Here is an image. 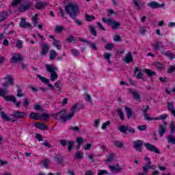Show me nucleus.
<instances>
[{
	"label": "nucleus",
	"mask_w": 175,
	"mask_h": 175,
	"mask_svg": "<svg viewBox=\"0 0 175 175\" xmlns=\"http://www.w3.org/2000/svg\"><path fill=\"white\" fill-rule=\"evenodd\" d=\"M66 13L69 15L70 18L74 20V22L78 27H81L83 25V22L80 20H77V14L80 13V10H79V5L76 3H68L65 7Z\"/></svg>",
	"instance_id": "nucleus-1"
},
{
	"label": "nucleus",
	"mask_w": 175,
	"mask_h": 175,
	"mask_svg": "<svg viewBox=\"0 0 175 175\" xmlns=\"http://www.w3.org/2000/svg\"><path fill=\"white\" fill-rule=\"evenodd\" d=\"M25 116H27V113L20 111H14L13 114H10V117L6 116V113H5V112H1V117L2 120H4L5 121H10L11 122H17L18 120L24 118Z\"/></svg>",
	"instance_id": "nucleus-2"
},
{
	"label": "nucleus",
	"mask_w": 175,
	"mask_h": 175,
	"mask_svg": "<svg viewBox=\"0 0 175 175\" xmlns=\"http://www.w3.org/2000/svg\"><path fill=\"white\" fill-rule=\"evenodd\" d=\"M8 94H9V90H8L7 89H1L0 88V96H1V98H4L5 100H6L7 102H12V103H14L16 107H20V105H21V101L19 100L18 102H17V98H16V97H14V96L13 95L5 96V95H8Z\"/></svg>",
	"instance_id": "nucleus-3"
},
{
	"label": "nucleus",
	"mask_w": 175,
	"mask_h": 175,
	"mask_svg": "<svg viewBox=\"0 0 175 175\" xmlns=\"http://www.w3.org/2000/svg\"><path fill=\"white\" fill-rule=\"evenodd\" d=\"M103 23H105V24H107V25H111V29L113 31L117 30L121 27V23L120 22L114 21L111 18H102Z\"/></svg>",
	"instance_id": "nucleus-4"
},
{
	"label": "nucleus",
	"mask_w": 175,
	"mask_h": 175,
	"mask_svg": "<svg viewBox=\"0 0 175 175\" xmlns=\"http://www.w3.org/2000/svg\"><path fill=\"white\" fill-rule=\"evenodd\" d=\"M66 109H62L57 113H53L52 116L55 117V120H61L62 122L65 123L68 120H70V118H68V115Z\"/></svg>",
	"instance_id": "nucleus-5"
},
{
	"label": "nucleus",
	"mask_w": 175,
	"mask_h": 175,
	"mask_svg": "<svg viewBox=\"0 0 175 175\" xmlns=\"http://www.w3.org/2000/svg\"><path fill=\"white\" fill-rule=\"evenodd\" d=\"M118 130L121 133H123L124 135H129V133H131V135H135V129H132V127L129 126H125V125H121L118 127ZM129 132V133H128Z\"/></svg>",
	"instance_id": "nucleus-6"
},
{
	"label": "nucleus",
	"mask_w": 175,
	"mask_h": 175,
	"mask_svg": "<svg viewBox=\"0 0 175 175\" xmlns=\"http://www.w3.org/2000/svg\"><path fill=\"white\" fill-rule=\"evenodd\" d=\"M144 142L142 140L138 139L133 142V148L138 152H142L143 151V144Z\"/></svg>",
	"instance_id": "nucleus-7"
},
{
	"label": "nucleus",
	"mask_w": 175,
	"mask_h": 175,
	"mask_svg": "<svg viewBox=\"0 0 175 175\" xmlns=\"http://www.w3.org/2000/svg\"><path fill=\"white\" fill-rule=\"evenodd\" d=\"M145 161H146L147 163L142 167L143 172L148 173L150 169H152L153 170H155V168L152 167L151 165V160H150V157H145Z\"/></svg>",
	"instance_id": "nucleus-8"
},
{
	"label": "nucleus",
	"mask_w": 175,
	"mask_h": 175,
	"mask_svg": "<svg viewBox=\"0 0 175 175\" xmlns=\"http://www.w3.org/2000/svg\"><path fill=\"white\" fill-rule=\"evenodd\" d=\"M21 61H24V58H23L21 53H14L10 62L12 64H16L17 62H21Z\"/></svg>",
	"instance_id": "nucleus-9"
},
{
	"label": "nucleus",
	"mask_w": 175,
	"mask_h": 175,
	"mask_svg": "<svg viewBox=\"0 0 175 175\" xmlns=\"http://www.w3.org/2000/svg\"><path fill=\"white\" fill-rule=\"evenodd\" d=\"M40 46L42 50L40 55L41 57H45L46 55L49 53V50H50V46L46 42H43L40 44Z\"/></svg>",
	"instance_id": "nucleus-10"
},
{
	"label": "nucleus",
	"mask_w": 175,
	"mask_h": 175,
	"mask_svg": "<svg viewBox=\"0 0 175 175\" xmlns=\"http://www.w3.org/2000/svg\"><path fill=\"white\" fill-rule=\"evenodd\" d=\"M144 146L148 151H150L151 152H155V154H160L159 149L155 147V146L149 143H145Z\"/></svg>",
	"instance_id": "nucleus-11"
},
{
	"label": "nucleus",
	"mask_w": 175,
	"mask_h": 175,
	"mask_svg": "<svg viewBox=\"0 0 175 175\" xmlns=\"http://www.w3.org/2000/svg\"><path fill=\"white\" fill-rule=\"evenodd\" d=\"M79 106H80V104L78 103L75 104V105L70 109L71 113L68 114V118H70L71 120L73 116H75V113H77V111L80 110Z\"/></svg>",
	"instance_id": "nucleus-12"
},
{
	"label": "nucleus",
	"mask_w": 175,
	"mask_h": 175,
	"mask_svg": "<svg viewBox=\"0 0 175 175\" xmlns=\"http://www.w3.org/2000/svg\"><path fill=\"white\" fill-rule=\"evenodd\" d=\"M37 77L40 79V81L44 83V84H46V85H48V87H49V88H51V90L55 89V88L49 83L50 80H49V79L42 77L40 75H38Z\"/></svg>",
	"instance_id": "nucleus-13"
},
{
	"label": "nucleus",
	"mask_w": 175,
	"mask_h": 175,
	"mask_svg": "<svg viewBox=\"0 0 175 175\" xmlns=\"http://www.w3.org/2000/svg\"><path fill=\"white\" fill-rule=\"evenodd\" d=\"M129 94H131L135 100H140V92L139 90L130 89Z\"/></svg>",
	"instance_id": "nucleus-14"
},
{
	"label": "nucleus",
	"mask_w": 175,
	"mask_h": 175,
	"mask_svg": "<svg viewBox=\"0 0 175 175\" xmlns=\"http://www.w3.org/2000/svg\"><path fill=\"white\" fill-rule=\"evenodd\" d=\"M148 6L151 8V9H159V8H163V6H165V3L160 4L157 1H150L148 3Z\"/></svg>",
	"instance_id": "nucleus-15"
},
{
	"label": "nucleus",
	"mask_w": 175,
	"mask_h": 175,
	"mask_svg": "<svg viewBox=\"0 0 175 175\" xmlns=\"http://www.w3.org/2000/svg\"><path fill=\"white\" fill-rule=\"evenodd\" d=\"M150 110V105H146V109L142 110V113L144 114V118L146 121H152V118L148 116V113H147V111Z\"/></svg>",
	"instance_id": "nucleus-16"
},
{
	"label": "nucleus",
	"mask_w": 175,
	"mask_h": 175,
	"mask_svg": "<svg viewBox=\"0 0 175 175\" xmlns=\"http://www.w3.org/2000/svg\"><path fill=\"white\" fill-rule=\"evenodd\" d=\"M21 28H32V25L29 22L25 21V18H23L19 24Z\"/></svg>",
	"instance_id": "nucleus-17"
},
{
	"label": "nucleus",
	"mask_w": 175,
	"mask_h": 175,
	"mask_svg": "<svg viewBox=\"0 0 175 175\" xmlns=\"http://www.w3.org/2000/svg\"><path fill=\"white\" fill-rule=\"evenodd\" d=\"M46 71L49 72V73H53V72H56L58 70V68H57L55 66L50 65V64L46 65Z\"/></svg>",
	"instance_id": "nucleus-18"
},
{
	"label": "nucleus",
	"mask_w": 175,
	"mask_h": 175,
	"mask_svg": "<svg viewBox=\"0 0 175 175\" xmlns=\"http://www.w3.org/2000/svg\"><path fill=\"white\" fill-rule=\"evenodd\" d=\"M166 133V126L162 125L161 124H159V135L160 137H162L163 135Z\"/></svg>",
	"instance_id": "nucleus-19"
},
{
	"label": "nucleus",
	"mask_w": 175,
	"mask_h": 175,
	"mask_svg": "<svg viewBox=\"0 0 175 175\" xmlns=\"http://www.w3.org/2000/svg\"><path fill=\"white\" fill-rule=\"evenodd\" d=\"M54 159L59 165H62V163H64V156L61 155V154H55Z\"/></svg>",
	"instance_id": "nucleus-20"
},
{
	"label": "nucleus",
	"mask_w": 175,
	"mask_h": 175,
	"mask_svg": "<svg viewBox=\"0 0 175 175\" xmlns=\"http://www.w3.org/2000/svg\"><path fill=\"white\" fill-rule=\"evenodd\" d=\"M124 61L125 62L126 64H131V62H133V57H132V53H131V52H129L126 55Z\"/></svg>",
	"instance_id": "nucleus-21"
},
{
	"label": "nucleus",
	"mask_w": 175,
	"mask_h": 175,
	"mask_svg": "<svg viewBox=\"0 0 175 175\" xmlns=\"http://www.w3.org/2000/svg\"><path fill=\"white\" fill-rule=\"evenodd\" d=\"M36 128L40 129L41 131H47L49 129V126L43 123H37L35 124Z\"/></svg>",
	"instance_id": "nucleus-22"
},
{
	"label": "nucleus",
	"mask_w": 175,
	"mask_h": 175,
	"mask_svg": "<svg viewBox=\"0 0 175 175\" xmlns=\"http://www.w3.org/2000/svg\"><path fill=\"white\" fill-rule=\"evenodd\" d=\"M133 3L137 9H142V8H144V3L140 1V0H133Z\"/></svg>",
	"instance_id": "nucleus-23"
},
{
	"label": "nucleus",
	"mask_w": 175,
	"mask_h": 175,
	"mask_svg": "<svg viewBox=\"0 0 175 175\" xmlns=\"http://www.w3.org/2000/svg\"><path fill=\"white\" fill-rule=\"evenodd\" d=\"M134 73L136 75L137 79H143V73L142 72V70L137 67H135Z\"/></svg>",
	"instance_id": "nucleus-24"
},
{
	"label": "nucleus",
	"mask_w": 175,
	"mask_h": 175,
	"mask_svg": "<svg viewBox=\"0 0 175 175\" xmlns=\"http://www.w3.org/2000/svg\"><path fill=\"white\" fill-rule=\"evenodd\" d=\"M47 6V3L45 1H39L36 4V9L40 10L43 9V8H46Z\"/></svg>",
	"instance_id": "nucleus-25"
},
{
	"label": "nucleus",
	"mask_w": 175,
	"mask_h": 175,
	"mask_svg": "<svg viewBox=\"0 0 175 175\" xmlns=\"http://www.w3.org/2000/svg\"><path fill=\"white\" fill-rule=\"evenodd\" d=\"M108 167L112 171V172H117L118 173H121L124 170V168L122 167H117L116 165H108Z\"/></svg>",
	"instance_id": "nucleus-26"
},
{
	"label": "nucleus",
	"mask_w": 175,
	"mask_h": 175,
	"mask_svg": "<svg viewBox=\"0 0 175 175\" xmlns=\"http://www.w3.org/2000/svg\"><path fill=\"white\" fill-rule=\"evenodd\" d=\"M163 55H165V57H167V58H170V59H173L175 58V55L172 53V51H163L161 53Z\"/></svg>",
	"instance_id": "nucleus-27"
},
{
	"label": "nucleus",
	"mask_w": 175,
	"mask_h": 175,
	"mask_svg": "<svg viewBox=\"0 0 175 175\" xmlns=\"http://www.w3.org/2000/svg\"><path fill=\"white\" fill-rule=\"evenodd\" d=\"M89 32L92 35V36H98V33L96 32V30H95V27L92 25H89Z\"/></svg>",
	"instance_id": "nucleus-28"
},
{
	"label": "nucleus",
	"mask_w": 175,
	"mask_h": 175,
	"mask_svg": "<svg viewBox=\"0 0 175 175\" xmlns=\"http://www.w3.org/2000/svg\"><path fill=\"white\" fill-rule=\"evenodd\" d=\"M167 109L168 110V111H170V113H171V111H173L174 110H175L174 103L173 102H167Z\"/></svg>",
	"instance_id": "nucleus-29"
},
{
	"label": "nucleus",
	"mask_w": 175,
	"mask_h": 175,
	"mask_svg": "<svg viewBox=\"0 0 175 175\" xmlns=\"http://www.w3.org/2000/svg\"><path fill=\"white\" fill-rule=\"evenodd\" d=\"M31 120H40V115L38 113L31 112L29 115Z\"/></svg>",
	"instance_id": "nucleus-30"
},
{
	"label": "nucleus",
	"mask_w": 175,
	"mask_h": 175,
	"mask_svg": "<svg viewBox=\"0 0 175 175\" xmlns=\"http://www.w3.org/2000/svg\"><path fill=\"white\" fill-rule=\"evenodd\" d=\"M8 12L6 11H3L2 12H0V21H5V20H6V18H8Z\"/></svg>",
	"instance_id": "nucleus-31"
},
{
	"label": "nucleus",
	"mask_w": 175,
	"mask_h": 175,
	"mask_svg": "<svg viewBox=\"0 0 175 175\" xmlns=\"http://www.w3.org/2000/svg\"><path fill=\"white\" fill-rule=\"evenodd\" d=\"M143 72H144V73L147 74L149 77H152V76H155L157 75V72L152 71L151 70L147 69V68L144 69L143 70Z\"/></svg>",
	"instance_id": "nucleus-32"
},
{
	"label": "nucleus",
	"mask_w": 175,
	"mask_h": 175,
	"mask_svg": "<svg viewBox=\"0 0 175 175\" xmlns=\"http://www.w3.org/2000/svg\"><path fill=\"white\" fill-rule=\"evenodd\" d=\"M103 57L105 58V59L107 60V62H108V64H109V65H111V61H110V58H111V54L109 53H105L103 55Z\"/></svg>",
	"instance_id": "nucleus-33"
},
{
	"label": "nucleus",
	"mask_w": 175,
	"mask_h": 175,
	"mask_svg": "<svg viewBox=\"0 0 175 175\" xmlns=\"http://www.w3.org/2000/svg\"><path fill=\"white\" fill-rule=\"evenodd\" d=\"M58 55V53L54 50H51L49 52V59L51 60L55 59V57Z\"/></svg>",
	"instance_id": "nucleus-34"
},
{
	"label": "nucleus",
	"mask_w": 175,
	"mask_h": 175,
	"mask_svg": "<svg viewBox=\"0 0 175 175\" xmlns=\"http://www.w3.org/2000/svg\"><path fill=\"white\" fill-rule=\"evenodd\" d=\"M52 44H53V46L56 47V49H57V50H61V47H62L61 41L57 40H54Z\"/></svg>",
	"instance_id": "nucleus-35"
},
{
	"label": "nucleus",
	"mask_w": 175,
	"mask_h": 175,
	"mask_svg": "<svg viewBox=\"0 0 175 175\" xmlns=\"http://www.w3.org/2000/svg\"><path fill=\"white\" fill-rule=\"evenodd\" d=\"M159 47L163 49V44L161 42H156L153 45V50H159Z\"/></svg>",
	"instance_id": "nucleus-36"
},
{
	"label": "nucleus",
	"mask_w": 175,
	"mask_h": 175,
	"mask_svg": "<svg viewBox=\"0 0 175 175\" xmlns=\"http://www.w3.org/2000/svg\"><path fill=\"white\" fill-rule=\"evenodd\" d=\"M167 143L175 145V137L173 135L167 136Z\"/></svg>",
	"instance_id": "nucleus-37"
},
{
	"label": "nucleus",
	"mask_w": 175,
	"mask_h": 175,
	"mask_svg": "<svg viewBox=\"0 0 175 175\" xmlns=\"http://www.w3.org/2000/svg\"><path fill=\"white\" fill-rule=\"evenodd\" d=\"M83 140L84 139L81 137H79L78 138H77V142L78 143V146H77V151L80 150V147H81V143H83Z\"/></svg>",
	"instance_id": "nucleus-38"
},
{
	"label": "nucleus",
	"mask_w": 175,
	"mask_h": 175,
	"mask_svg": "<svg viewBox=\"0 0 175 175\" xmlns=\"http://www.w3.org/2000/svg\"><path fill=\"white\" fill-rule=\"evenodd\" d=\"M50 163V160L44 159L41 162V165H42L43 167L45 169H49V164Z\"/></svg>",
	"instance_id": "nucleus-39"
},
{
	"label": "nucleus",
	"mask_w": 175,
	"mask_h": 175,
	"mask_svg": "<svg viewBox=\"0 0 175 175\" xmlns=\"http://www.w3.org/2000/svg\"><path fill=\"white\" fill-rule=\"evenodd\" d=\"M68 151H69L70 152V151H72V150L73 149V146H75V142L73 141H68Z\"/></svg>",
	"instance_id": "nucleus-40"
},
{
	"label": "nucleus",
	"mask_w": 175,
	"mask_h": 175,
	"mask_svg": "<svg viewBox=\"0 0 175 175\" xmlns=\"http://www.w3.org/2000/svg\"><path fill=\"white\" fill-rule=\"evenodd\" d=\"M85 18L86 21H94L95 20V16L94 15H90V14H85Z\"/></svg>",
	"instance_id": "nucleus-41"
},
{
	"label": "nucleus",
	"mask_w": 175,
	"mask_h": 175,
	"mask_svg": "<svg viewBox=\"0 0 175 175\" xmlns=\"http://www.w3.org/2000/svg\"><path fill=\"white\" fill-rule=\"evenodd\" d=\"M114 48L113 43H108L107 45L105 46V49L108 50L109 51H111Z\"/></svg>",
	"instance_id": "nucleus-42"
},
{
	"label": "nucleus",
	"mask_w": 175,
	"mask_h": 175,
	"mask_svg": "<svg viewBox=\"0 0 175 175\" xmlns=\"http://www.w3.org/2000/svg\"><path fill=\"white\" fill-rule=\"evenodd\" d=\"M125 110L127 115V118H131V117H132V110L128 107H125Z\"/></svg>",
	"instance_id": "nucleus-43"
},
{
	"label": "nucleus",
	"mask_w": 175,
	"mask_h": 175,
	"mask_svg": "<svg viewBox=\"0 0 175 175\" xmlns=\"http://www.w3.org/2000/svg\"><path fill=\"white\" fill-rule=\"evenodd\" d=\"M113 144H115L116 147H117L118 148H122V147H124V143L120 141H114Z\"/></svg>",
	"instance_id": "nucleus-44"
},
{
	"label": "nucleus",
	"mask_w": 175,
	"mask_h": 175,
	"mask_svg": "<svg viewBox=\"0 0 175 175\" xmlns=\"http://www.w3.org/2000/svg\"><path fill=\"white\" fill-rule=\"evenodd\" d=\"M38 14H36L35 16L31 18L33 27H36V25H38Z\"/></svg>",
	"instance_id": "nucleus-45"
},
{
	"label": "nucleus",
	"mask_w": 175,
	"mask_h": 175,
	"mask_svg": "<svg viewBox=\"0 0 175 175\" xmlns=\"http://www.w3.org/2000/svg\"><path fill=\"white\" fill-rule=\"evenodd\" d=\"M56 79H58V74H57V72H51V80L52 81H55Z\"/></svg>",
	"instance_id": "nucleus-46"
},
{
	"label": "nucleus",
	"mask_w": 175,
	"mask_h": 175,
	"mask_svg": "<svg viewBox=\"0 0 175 175\" xmlns=\"http://www.w3.org/2000/svg\"><path fill=\"white\" fill-rule=\"evenodd\" d=\"M5 79H8V83L10 85H12V86L14 85V81H13V77H10V76L8 75V76L5 77Z\"/></svg>",
	"instance_id": "nucleus-47"
},
{
	"label": "nucleus",
	"mask_w": 175,
	"mask_h": 175,
	"mask_svg": "<svg viewBox=\"0 0 175 175\" xmlns=\"http://www.w3.org/2000/svg\"><path fill=\"white\" fill-rule=\"evenodd\" d=\"M170 131L172 135L174 134V132H175L174 122H172L170 124Z\"/></svg>",
	"instance_id": "nucleus-48"
},
{
	"label": "nucleus",
	"mask_w": 175,
	"mask_h": 175,
	"mask_svg": "<svg viewBox=\"0 0 175 175\" xmlns=\"http://www.w3.org/2000/svg\"><path fill=\"white\" fill-rule=\"evenodd\" d=\"M81 129V126H72L70 128V131H73V132H77V133L80 132Z\"/></svg>",
	"instance_id": "nucleus-49"
},
{
	"label": "nucleus",
	"mask_w": 175,
	"mask_h": 175,
	"mask_svg": "<svg viewBox=\"0 0 175 175\" xmlns=\"http://www.w3.org/2000/svg\"><path fill=\"white\" fill-rule=\"evenodd\" d=\"M83 155H84V153L81 152L80 150H78L75 154V157L77 158V159H82Z\"/></svg>",
	"instance_id": "nucleus-50"
},
{
	"label": "nucleus",
	"mask_w": 175,
	"mask_h": 175,
	"mask_svg": "<svg viewBox=\"0 0 175 175\" xmlns=\"http://www.w3.org/2000/svg\"><path fill=\"white\" fill-rule=\"evenodd\" d=\"M85 100L88 102V103H92V98H91V95L86 94L85 96Z\"/></svg>",
	"instance_id": "nucleus-51"
},
{
	"label": "nucleus",
	"mask_w": 175,
	"mask_h": 175,
	"mask_svg": "<svg viewBox=\"0 0 175 175\" xmlns=\"http://www.w3.org/2000/svg\"><path fill=\"white\" fill-rule=\"evenodd\" d=\"M55 29L56 32H57V33H61V32H62V31H64V27L57 25L55 27Z\"/></svg>",
	"instance_id": "nucleus-52"
},
{
	"label": "nucleus",
	"mask_w": 175,
	"mask_h": 175,
	"mask_svg": "<svg viewBox=\"0 0 175 175\" xmlns=\"http://www.w3.org/2000/svg\"><path fill=\"white\" fill-rule=\"evenodd\" d=\"M88 44L90 45L91 49H92V50H94V51H96V50H98V46H96V45L92 42H91L90 41H89V42H88Z\"/></svg>",
	"instance_id": "nucleus-53"
},
{
	"label": "nucleus",
	"mask_w": 175,
	"mask_h": 175,
	"mask_svg": "<svg viewBox=\"0 0 175 175\" xmlns=\"http://www.w3.org/2000/svg\"><path fill=\"white\" fill-rule=\"evenodd\" d=\"M113 159H114V154H110L107 159V163H111V162H113Z\"/></svg>",
	"instance_id": "nucleus-54"
},
{
	"label": "nucleus",
	"mask_w": 175,
	"mask_h": 175,
	"mask_svg": "<svg viewBox=\"0 0 175 175\" xmlns=\"http://www.w3.org/2000/svg\"><path fill=\"white\" fill-rule=\"evenodd\" d=\"M16 46L18 49H23V41L18 40Z\"/></svg>",
	"instance_id": "nucleus-55"
},
{
	"label": "nucleus",
	"mask_w": 175,
	"mask_h": 175,
	"mask_svg": "<svg viewBox=\"0 0 175 175\" xmlns=\"http://www.w3.org/2000/svg\"><path fill=\"white\" fill-rule=\"evenodd\" d=\"M154 66L157 69H162L163 68V64H161L160 62H155L154 63Z\"/></svg>",
	"instance_id": "nucleus-56"
},
{
	"label": "nucleus",
	"mask_w": 175,
	"mask_h": 175,
	"mask_svg": "<svg viewBox=\"0 0 175 175\" xmlns=\"http://www.w3.org/2000/svg\"><path fill=\"white\" fill-rule=\"evenodd\" d=\"M68 142L69 141H68L66 139L59 140L60 146H62L63 147H65V146H66V144H68Z\"/></svg>",
	"instance_id": "nucleus-57"
},
{
	"label": "nucleus",
	"mask_w": 175,
	"mask_h": 175,
	"mask_svg": "<svg viewBox=\"0 0 175 175\" xmlns=\"http://www.w3.org/2000/svg\"><path fill=\"white\" fill-rule=\"evenodd\" d=\"M34 109L35 110H36L37 111H43V108L42 107V106H40V105L36 104L34 106Z\"/></svg>",
	"instance_id": "nucleus-58"
},
{
	"label": "nucleus",
	"mask_w": 175,
	"mask_h": 175,
	"mask_svg": "<svg viewBox=\"0 0 175 175\" xmlns=\"http://www.w3.org/2000/svg\"><path fill=\"white\" fill-rule=\"evenodd\" d=\"M137 129H139V131H141L142 132H143V131H147V126L146 125L138 126Z\"/></svg>",
	"instance_id": "nucleus-59"
},
{
	"label": "nucleus",
	"mask_w": 175,
	"mask_h": 175,
	"mask_svg": "<svg viewBox=\"0 0 175 175\" xmlns=\"http://www.w3.org/2000/svg\"><path fill=\"white\" fill-rule=\"evenodd\" d=\"M40 117H42L43 120H46L50 118V115H49L48 113H43L40 115Z\"/></svg>",
	"instance_id": "nucleus-60"
},
{
	"label": "nucleus",
	"mask_w": 175,
	"mask_h": 175,
	"mask_svg": "<svg viewBox=\"0 0 175 175\" xmlns=\"http://www.w3.org/2000/svg\"><path fill=\"white\" fill-rule=\"evenodd\" d=\"M66 42H68V43H72V42H74L75 43L76 42V40L75 39V37L71 36L66 39Z\"/></svg>",
	"instance_id": "nucleus-61"
},
{
	"label": "nucleus",
	"mask_w": 175,
	"mask_h": 175,
	"mask_svg": "<svg viewBox=\"0 0 175 175\" xmlns=\"http://www.w3.org/2000/svg\"><path fill=\"white\" fill-rule=\"evenodd\" d=\"M71 53L74 57H79V51L77 49H71Z\"/></svg>",
	"instance_id": "nucleus-62"
},
{
	"label": "nucleus",
	"mask_w": 175,
	"mask_h": 175,
	"mask_svg": "<svg viewBox=\"0 0 175 175\" xmlns=\"http://www.w3.org/2000/svg\"><path fill=\"white\" fill-rule=\"evenodd\" d=\"M55 88H61L62 87V83L61 81H57L56 83L54 84Z\"/></svg>",
	"instance_id": "nucleus-63"
},
{
	"label": "nucleus",
	"mask_w": 175,
	"mask_h": 175,
	"mask_svg": "<svg viewBox=\"0 0 175 175\" xmlns=\"http://www.w3.org/2000/svg\"><path fill=\"white\" fill-rule=\"evenodd\" d=\"M175 71V67L173 66H171L168 69H167V73H173Z\"/></svg>",
	"instance_id": "nucleus-64"
}]
</instances>
